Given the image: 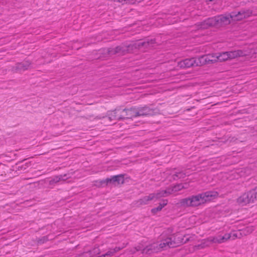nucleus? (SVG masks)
<instances>
[{
	"instance_id": "nucleus-1",
	"label": "nucleus",
	"mask_w": 257,
	"mask_h": 257,
	"mask_svg": "<svg viewBox=\"0 0 257 257\" xmlns=\"http://www.w3.org/2000/svg\"><path fill=\"white\" fill-rule=\"evenodd\" d=\"M191 238L186 236H171L162 239L160 242H153L144 248L139 245L134 248L132 251L133 253L138 251H141L142 253L151 254L168 248L178 246L190 241Z\"/></svg>"
},
{
	"instance_id": "nucleus-2",
	"label": "nucleus",
	"mask_w": 257,
	"mask_h": 257,
	"mask_svg": "<svg viewBox=\"0 0 257 257\" xmlns=\"http://www.w3.org/2000/svg\"><path fill=\"white\" fill-rule=\"evenodd\" d=\"M218 193L216 191H207L190 197L192 207L198 206L217 197Z\"/></svg>"
},
{
	"instance_id": "nucleus-3",
	"label": "nucleus",
	"mask_w": 257,
	"mask_h": 257,
	"mask_svg": "<svg viewBox=\"0 0 257 257\" xmlns=\"http://www.w3.org/2000/svg\"><path fill=\"white\" fill-rule=\"evenodd\" d=\"M155 43V39L148 40L143 42L125 43L126 54L133 53L137 50L144 51L145 49L153 47Z\"/></svg>"
},
{
	"instance_id": "nucleus-4",
	"label": "nucleus",
	"mask_w": 257,
	"mask_h": 257,
	"mask_svg": "<svg viewBox=\"0 0 257 257\" xmlns=\"http://www.w3.org/2000/svg\"><path fill=\"white\" fill-rule=\"evenodd\" d=\"M245 53L242 50H238L232 51L224 52L215 54L216 62H223L229 59H234L239 57L245 56Z\"/></svg>"
},
{
	"instance_id": "nucleus-5",
	"label": "nucleus",
	"mask_w": 257,
	"mask_h": 257,
	"mask_svg": "<svg viewBox=\"0 0 257 257\" xmlns=\"http://www.w3.org/2000/svg\"><path fill=\"white\" fill-rule=\"evenodd\" d=\"M230 19L232 18L230 17V14L228 16L220 15L212 18L211 20V24L214 25L215 26H221L223 25H226L230 23Z\"/></svg>"
},
{
	"instance_id": "nucleus-6",
	"label": "nucleus",
	"mask_w": 257,
	"mask_h": 257,
	"mask_svg": "<svg viewBox=\"0 0 257 257\" xmlns=\"http://www.w3.org/2000/svg\"><path fill=\"white\" fill-rule=\"evenodd\" d=\"M126 108H118L111 111L108 113V118L110 120H119L127 118Z\"/></svg>"
},
{
	"instance_id": "nucleus-7",
	"label": "nucleus",
	"mask_w": 257,
	"mask_h": 257,
	"mask_svg": "<svg viewBox=\"0 0 257 257\" xmlns=\"http://www.w3.org/2000/svg\"><path fill=\"white\" fill-rule=\"evenodd\" d=\"M96 182L98 183V184L96 185L99 187L101 186L104 184L107 185L110 183H117V184H123L124 183V177L123 175H115L110 178H108L105 180H101L98 182L97 181Z\"/></svg>"
},
{
	"instance_id": "nucleus-8",
	"label": "nucleus",
	"mask_w": 257,
	"mask_h": 257,
	"mask_svg": "<svg viewBox=\"0 0 257 257\" xmlns=\"http://www.w3.org/2000/svg\"><path fill=\"white\" fill-rule=\"evenodd\" d=\"M252 15V11L250 10H242L237 12H232L230 13V17L233 21H240L246 19Z\"/></svg>"
},
{
	"instance_id": "nucleus-9",
	"label": "nucleus",
	"mask_w": 257,
	"mask_h": 257,
	"mask_svg": "<svg viewBox=\"0 0 257 257\" xmlns=\"http://www.w3.org/2000/svg\"><path fill=\"white\" fill-rule=\"evenodd\" d=\"M231 237V234L225 233L224 235L218 234L214 236H210L207 238L210 243L220 244L228 240Z\"/></svg>"
},
{
	"instance_id": "nucleus-10",
	"label": "nucleus",
	"mask_w": 257,
	"mask_h": 257,
	"mask_svg": "<svg viewBox=\"0 0 257 257\" xmlns=\"http://www.w3.org/2000/svg\"><path fill=\"white\" fill-rule=\"evenodd\" d=\"M125 44L118 46L115 48H110L107 49V52L110 56L117 54L118 55H124L126 54Z\"/></svg>"
},
{
	"instance_id": "nucleus-11",
	"label": "nucleus",
	"mask_w": 257,
	"mask_h": 257,
	"mask_svg": "<svg viewBox=\"0 0 257 257\" xmlns=\"http://www.w3.org/2000/svg\"><path fill=\"white\" fill-rule=\"evenodd\" d=\"M253 201L254 200L250 191L243 193L237 200V203L242 205H246Z\"/></svg>"
},
{
	"instance_id": "nucleus-12",
	"label": "nucleus",
	"mask_w": 257,
	"mask_h": 257,
	"mask_svg": "<svg viewBox=\"0 0 257 257\" xmlns=\"http://www.w3.org/2000/svg\"><path fill=\"white\" fill-rule=\"evenodd\" d=\"M137 117L153 115L155 114L154 110L147 106L137 107Z\"/></svg>"
},
{
	"instance_id": "nucleus-13",
	"label": "nucleus",
	"mask_w": 257,
	"mask_h": 257,
	"mask_svg": "<svg viewBox=\"0 0 257 257\" xmlns=\"http://www.w3.org/2000/svg\"><path fill=\"white\" fill-rule=\"evenodd\" d=\"M155 200L154 199V195L152 193L150 194L148 196H145L143 198L138 199L134 202V204L138 207L142 205L148 204L150 201Z\"/></svg>"
},
{
	"instance_id": "nucleus-14",
	"label": "nucleus",
	"mask_w": 257,
	"mask_h": 257,
	"mask_svg": "<svg viewBox=\"0 0 257 257\" xmlns=\"http://www.w3.org/2000/svg\"><path fill=\"white\" fill-rule=\"evenodd\" d=\"M196 59L191 58L185 59L178 63V66L181 68H187L195 66Z\"/></svg>"
},
{
	"instance_id": "nucleus-15",
	"label": "nucleus",
	"mask_w": 257,
	"mask_h": 257,
	"mask_svg": "<svg viewBox=\"0 0 257 257\" xmlns=\"http://www.w3.org/2000/svg\"><path fill=\"white\" fill-rule=\"evenodd\" d=\"M31 64V62L29 61H25L23 62L17 63L13 67V71L16 72L25 71L30 67Z\"/></svg>"
},
{
	"instance_id": "nucleus-16",
	"label": "nucleus",
	"mask_w": 257,
	"mask_h": 257,
	"mask_svg": "<svg viewBox=\"0 0 257 257\" xmlns=\"http://www.w3.org/2000/svg\"><path fill=\"white\" fill-rule=\"evenodd\" d=\"M170 191L169 188H168L166 190H159L152 194L154 195V199L156 200L162 197H167L171 195Z\"/></svg>"
},
{
	"instance_id": "nucleus-17",
	"label": "nucleus",
	"mask_w": 257,
	"mask_h": 257,
	"mask_svg": "<svg viewBox=\"0 0 257 257\" xmlns=\"http://www.w3.org/2000/svg\"><path fill=\"white\" fill-rule=\"evenodd\" d=\"M125 245H123L121 247H115L114 248H111L109 250H108L105 254H102L101 255L98 256L97 257H110L114 255L115 253L119 251L120 250L123 248L125 247Z\"/></svg>"
},
{
	"instance_id": "nucleus-18",
	"label": "nucleus",
	"mask_w": 257,
	"mask_h": 257,
	"mask_svg": "<svg viewBox=\"0 0 257 257\" xmlns=\"http://www.w3.org/2000/svg\"><path fill=\"white\" fill-rule=\"evenodd\" d=\"M70 177H67V174H65L64 175H60L59 176H57L54 177L52 179L50 180L49 184L52 185L54 183H57L61 180H65L69 178Z\"/></svg>"
},
{
	"instance_id": "nucleus-19",
	"label": "nucleus",
	"mask_w": 257,
	"mask_h": 257,
	"mask_svg": "<svg viewBox=\"0 0 257 257\" xmlns=\"http://www.w3.org/2000/svg\"><path fill=\"white\" fill-rule=\"evenodd\" d=\"M127 118H132L137 117V107H132L126 109Z\"/></svg>"
},
{
	"instance_id": "nucleus-20",
	"label": "nucleus",
	"mask_w": 257,
	"mask_h": 257,
	"mask_svg": "<svg viewBox=\"0 0 257 257\" xmlns=\"http://www.w3.org/2000/svg\"><path fill=\"white\" fill-rule=\"evenodd\" d=\"M254 230V227L253 226H249L245 227V228L240 230L239 233L242 236H245L252 233Z\"/></svg>"
},
{
	"instance_id": "nucleus-21",
	"label": "nucleus",
	"mask_w": 257,
	"mask_h": 257,
	"mask_svg": "<svg viewBox=\"0 0 257 257\" xmlns=\"http://www.w3.org/2000/svg\"><path fill=\"white\" fill-rule=\"evenodd\" d=\"M168 203L167 200H164L162 203H160L157 207L152 209L151 212L153 214H156L158 212L160 211L162 208L165 207Z\"/></svg>"
},
{
	"instance_id": "nucleus-22",
	"label": "nucleus",
	"mask_w": 257,
	"mask_h": 257,
	"mask_svg": "<svg viewBox=\"0 0 257 257\" xmlns=\"http://www.w3.org/2000/svg\"><path fill=\"white\" fill-rule=\"evenodd\" d=\"M196 59L195 66H201L207 64L206 57L205 55L201 56L198 58H195Z\"/></svg>"
},
{
	"instance_id": "nucleus-23",
	"label": "nucleus",
	"mask_w": 257,
	"mask_h": 257,
	"mask_svg": "<svg viewBox=\"0 0 257 257\" xmlns=\"http://www.w3.org/2000/svg\"><path fill=\"white\" fill-rule=\"evenodd\" d=\"M211 19L212 18H210L201 22L199 25L200 29H206L209 27L215 26L214 25H212V24H211V22H210L209 20H211Z\"/></svg>"
},
{
	"instance_id": "nucleus-24",
	"label": "nucleus",
	"mask_w": 257,
	"mask_h": 257,
	"mask_svg": "<svg viewBox=\"0 0 257 257\" xmlns=\"http://www.w3.org/2000/svg\"><path fill=\"white\" fill-rule=\"evenodd\" d=\"M184 188H185V187L182 184H178L173 187H169V189L170 190V194H172L174 192L179 191Z\"/></svg>"
},
{
	"instance_id": "nucleus-25",
	"label": "nucleus",
	"mask_w": 257,
	"mask_h": 257,
	"mask_svg": "<svg viewBox=\"0 0 257 257\" xmlns=\"http://www.w3.org/2000/svg\"><path fill=\"white\" fill-rule=\"evenodd\" d=\"M180 204L183 207H192L190 197L181 199L180 201Z\"/></svg>"
},
{
	"instance_id": "nucleus-26",
	"label": "nucleus",
	"mask_w": 257,
	"mask_h": 257,
	"mask_svg": "<svg viewBox=\"0 0 257 257\" xmlns=\"http://www.w3.org/2000/svg\"><path fill=\"white\" fill-rule=\"evenodd\" d=\"M186 175V173L184 171L176 172L173 175V178L174 180L184 178Z\"/></svg>"
},
{
	"instance_id": "nucleus-27",
	"label": "nucleus",
	"mask_w": 257,
	"mask_h": 257,
	"mask_svg": "<svg viewBox=\"0 0 257 257\" xmlns=\"http://www.w3.org/2000/svg\"><path fill=\"white\" fill-rule=\"evenodd\" d=\"M210 241L209 240H207V238L203 240V241H202V242L198 245H196L195 246V247L196 248V249H200V248H205L206 247H207V246H209V245H210Z\"/></svg>"
},
{
	"instance_id": "nucleus-28",
	"label": "nucleus",
	"mask_w": 257,
	"mask_h": 257,
	"mask_svg": "<svg viewBox=\"0 0 257 257\" xmlns=\"http://www.w3.org/2000/svg\"><path fill=\"white\" fill-rule=\"evenodd\" d=\"M206 57V62L207 64H212L216 62L215 54L205 55Z\"/></svg>"
},
{
	"instance_id": "nucleus-29",
	"label": "nucleus",
	"mask_w": 257,
	"mask_h": 257,
	"mask_svg": "<svg viewBox=\"0 0 257 257\" xmlns=\"http://www.w3.org/2000/svg\"><path fill=\"white\" fill-rule=\"evenodd\" d=\"M230 234H231V237L230 238L232 239H234L236 238H240L241 236H242V235H240V234L239 233V231L238 232L233 233Z\"/></svg>"
},
{
	"instance_id": "nucleus-30",
	"label": "nucleus",
	"mask_w": 257,
	"mask_h": 257,
	"mask_svg": "<svg viewBox=\"0 0 257 257\" xmlns=\"http://www.w3.org/2000/svg\"><path fill=\"white\" fill-rule=\"evenodd\" d=\"M253 200L257 199V187L253 190H250Z\"/></svg>"
},
{
	"instance_id": "nucleus-31",
	"label": "nucleus",
	"mask_w": 257,
	"mask_h": 257,
	"mask_svg": "<svg viewBox=\"0 0 257 257\" xmlns=\"http://www.w3.org/2000/svg\"><path fill=\"white\" fill-rule=\"evenodd\" d=\"M80 257H91V251L89 250L88 251L83 253Z\"/></svg>"
},
{
	"instance_id": "nucleus-32",
	"label": "nucleus",
	"mask_w": 257,
	"mask_h": 257,
	"mask_svg": "<svg viewBox=\"0 0 257 257\" xmlns=\"http://www.w3.org/2000/svg\"><path fill=\"white\" fill-rule=\"evenodd\" d=\"M47 237H46V236H44L42 238L40 239L39 240H38V242L39 243H43L45 241H47Z\"/></svg>"
},
{
	"instance_id": "nucleus-33",
	"label": "nucleus",
	"mask_w": 257,
	"mask_h": 257,
	"mask_svg": "<svg viewBox=\"0 0 257 257\" xmlns=\"http://www.w3.org/2000/svg\"><path fill=\"white\" fill-rule=\"evenodd\" d=\"M23 168V167L22 166V167H18V170H22V169Z\"/></svg>"
},
{
	"instance_id": "nucleus-34",
	"label": "nucleus",
	"mask_w": 257,
	"mask_h": 257,
	"mask_svg": "<svg viewBox=\"0 0 257 257\" xmlns=\"http://www.w3.org/2000/svg\"><path fill=\"white\" fill-rule=\"evenodd\" d=\"M232 139H233V138H232ZM229 142H231V141H232V140H229Z\"/></svg>"
}]
</instances>
